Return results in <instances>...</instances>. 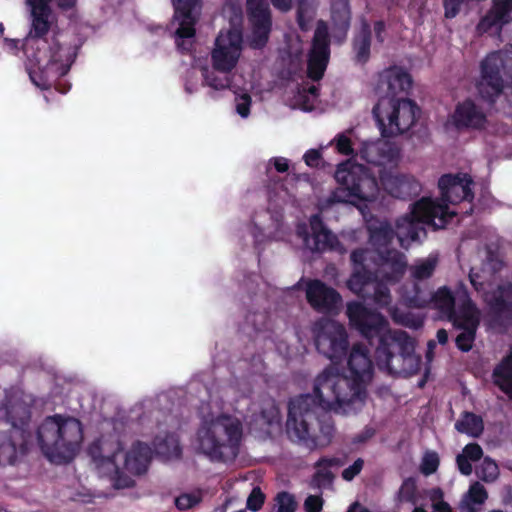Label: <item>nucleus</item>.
Here are the masks:
<instances>
[{"label":"nucleus","instance_id":"f257e3e1","mask_svg":"<svg viewBox=\"0 0 512 512\" xmlns=\"http://www.w3.org/2000/svg\"><path fill=\"white\" fill-rule=\"evenodd\" d=\"M350 376L328 365L316 378L313 393L290 400L286 430L289 438L310 450L327 447L334 437L335 426L329 412L347 414L356 400L366 397V384L372 379L373 361L369 350L360 343L349 352Z\"/></svg>","mask_w":512,"mask_h":512},{"label":"nucleus","instance_id":"f03ea898","mask_svg":"<svg viewBox=\"0 0 512 512\" xmlns=\"http://www.w3.org/2000/svg\"><path fill=\"white\" fill-rule=\"evenodd\" d=\"M369 241L378 252L381 267L373 272L369 267L371 251L367 248L354 249L350 254L352 273L347 287L364 300H371L378 308H387L394 321L399 322L397 308L392 307L390 285L399 283L407 270L404 253L388 246L396 237L390 223L380 222L369 228Z\"/></svg>","mask_w":512,"mask_h":512},{"label":"nucleus","instance_id":"7ed1b4c3","mask_svg":"<svg viewBox=\"0 0 512 512\" xmlns=\"http://www.w3.org/2000/svg\"><path fill=\"white\" fill-rule=\"evenodd\" d=\"M349 323L370 345L377 342L375 360L378 368L391 375L411 376L418 373L420 356L415 353V342L405 331L391 332L387 319L360 302H350L346 310Z\"/></svg>","mask_w":512,"mask_h":512},{"label":"nucleus","instance_id":"20e7f679","mask_svg":"<svg viewBox=\"0 0 512 512\" xmlns=\"http://www.w3.org/2000/svg\"><path fill=\"white\" fill-rule=\"evenodd\" d=\"M27 3L32 15V28L25 44L31 62L29 77L37 87L47 90L69 72L77 51L75 46L64 44L60 34L46 37L50 30V0H27Z\"/></svg>","mask_w":512,"mask_h":512},{"label":"nucleus","instance_id":"39448f33","mask_svg":"<svg viewBox=\"0 0 512 512\" xmlns=\"http://www.w3.org/2000/svg\"><path fill=\"white\" fill-rule=\"evenodd\" d=\"M37 439L49 461L68 463L74 459L83 441L82 424L74 417L48 416L37 429Z\"/></svg>","mask_w":512,"mask_h":512},{"label":"nucleus","instance_id":"423d86ee","mask_svg":"<svg viewBox=\"0 0 512 512\" xmlns=\"http://www.w3.org/2000/svg\"><path fill=\"white\" fill-rule=\"evenodd\" d=\"M242 436L241 420L223 413L202 422L197 431L198 448L211 461L231 462L239 454Z\"/></svg>","mask_w":512,"mask_h":512},{"label":"nucleus","instance_id":"0eeeda50","mask_svg":"<svg viewBox=\"0 0 512 512\" xmlns=\"http://www.w3.org/2000/svg\"><path fill=\"white\" fill-rule=\"evenodd\" d=\"M457 215L449 207L440 205L438 201L423 197L414 204L409 213L396 220V237L401 247L406 248L410 242L419 239L420 234L426 235L424 225L442 229Z\"/></svg>","mask_w":512,"mask_h":512},{"label":"nucleus","instance_id":"6e6552de","mask_svg":"<svg viewBox=\"0 0 512 512\" xmlns=\"http://www.w3.org/2000/svg\"><path fill=\"white\" fill-rule=\"evenodd\" d=\"M334 177L339 187L329 195V204H355L356 201H373L378 196V181L364 165L343 161L337 166Z\"/></svg>","mask_w":512,"mask_h":512},{"label":"nucleus","instance_id":"1a4fd4ad","mask_svg":"<svg viewBox=\"0 0 512 512\" xmlns=\"http://www.w3.org/2000/svg\"><path fill=\"white\" fill-rule=\"evenodd\" d=\"M420 109L408 98L391 101L385 106V100H378L372 113L384 138L407 132L416 122Z\"/></svg>","mask_w":512,"mask_h":512},{"label":"nucleus","instance_id":"9d476101","mask_svg":"<svg viewBox=\"0 0 512 512\" xmlns=\"http://www.w3.org/2000/svg\"><path fill=\"white\" fill-rule=\"evenodd\" d=\"M311 333L316 350L331 361L330 365L338 366L346 359L350 343L343 324L321 318L313 323Z\"/></svg>","mask_w":512,"mask_h":512},{"label":"nucleus","instance_id":"9b49d317","mask_svg":"<svg viewBox=\"0 0 512 512\" xmlns=\"http://www.w3.org/2000/svg\"><path fill=\"white\" fill-rule=\"evenodd\" d=\"M401 297L413 308H425L432 302L434 308L451 322L459 317V309H455L456 296L447 286L439 287L433 294H429L418 283H407L401 289Z\"/></svg>","mask_w":512,"mask_h":512},{"label":"nucleus","instance_id":"f8f14e48","mask_svg":"<svg viewBox=\"0 0 512 512\" xmlns=\"http://www.w3.org/2000/svg\"><path fill=\"white\" fill-rule=\"evenodd\" d=\"M456 296L460 301L459 317L452 321L454 327L461 329L455 339L456 347L462 352H469L474 344L476 332L480 324V310L470 297L467 286L459 282Z\"/></svg>","mask_w":512,"mask_h":512},{"label":"nucleus","instance_id":"ddd939ff","mask_svg":"<svg viewBox=\"0 0 512 512\" xmlns=\"http://www.w3.org/2000/svg\"><path fill=\"white\" fill-rule=\"evenodd\" d=\"M504 69L505 61L500 51L488 53L480 62V75L475 87L483 101L494 104L502 95L505 88Z\"/></svg>","mask_w":512,"mask_h":512},{"label":"nucleus","instance_id":"4468645a","mask_svg":"<svg viewBox=\"0 0 512 512\" xmlns=\"http://www.w3.org/2000/svg\"><path fill=\"white\" fill-rule=\"evenodd\" d=\"M175 12L174 19L179 27L175 31V43L182 53H189L193 49L192 38L195 37V25L198 21L201 0H172Z\"/></svg>","mask_w":512,"mask_h":512},{"label":"nucleus","instance_id":"2eb2a0df","mask_svg":"<svg viewBox=\"0 0 512 512\" xmlns=\"http://www.w3.org/2000/svg\"><path fill=\"white\" fill-rule=\"evenodd\" d=\"M242 33L230 29L220 33L215 40V47L211 52L212 67L217 72L229 74L237 65L240 57Z\"/></svg>","mask_w":512,"mask_h":512},{"label":"nucleus","instance_id":"dca6fc26","mask_svg":"<svg viewBox=\"0 0 512 512\" xmlns=\"http://www.w3.org/2000/svg\"><path fill=\"white\" fill-rule=\"evenodd\" d=\"M472 184L473 180L467 173H448L442 175L438 180L442 203H438L448 207V204L456 205L466 201L470 204L469 211H466V213L471 214L474 199V192L471 188Z\"/></svg>","mask_w":512,"mask_h":512},{"label":"nucleus","instance_id":"f3484780","mask_svg":"<svg viewBox=\"0 0 512 512\" xmlns=\"http://www.w3.org/2000/svg\"><path fill=\"white\" fill-rule=\"evenodd\" d=\"M412 86V78L408 72L398 66H391L378 74L375 92L379 100H385V106L391 101L399 100L396 96L407 93Z\"/></svg>","mask_w":512,"mask_h":512},{"label":"nucleus","instance_id":"a211bd4d","mask_svg":"<svg viewBox=\"0 0 512 512\" xmlns=\"http://www.w3.org/2000/svg\"><path fill=\"white\" fill-rule=\"evenodd\" d=\"M246 9L252 25V46L264 47L269 39L272 19L266 0H246Z\"/></svg>","mask_w":512,"mask_h":512},{"label":"nucleus","instance_id":"6ab92c4d","mask_svg":"<svg viewBox=\"0 0 512 512\" xmlns=\"http://www.w3.org/2000/svg\"><path fill=\"white\" fill-rule=\"evenodd\" d=\"M32 440L30 431L9 429L0 435V466L15 465L27 454Z\"/></svg>","mask_w":512,"mask_h":512},{"label":"nucleus","instance_id":"aec40b11","mask_svg":"<svg viewBox=\"0 0 512 512\" xmlns=\"http://www.w3.org/2000/svg\"><path fill=\"white\" fill-rule=\"evenodd\" d=\"M306 299L309 305L320 313L337 312L342 304L340 293L318 279L307 283Z\"/></svg>","mask_w":512,"mask_h":512},{"label":"nucleus","instance_id":"412c9836","mask_svg":"<svg viewBox=\"0 0 512 512\" xmlns=\"http://www.w3.org/2000/svg\"><path fill=\"white\" fill-rule=\"evenodd\" d=\"M451 121L457 130H482L487 124V116L473 100L465 99L456 105Z\"/></svg>","mask_w":512,"mask_h":512},{"label":"nucleus","instance_id":"4be33fe9","mask_svg":"<svg viewBox=\"0 0 512 512\" xmlns=\"http://www.w3.org/2000/svg\"><path fill=\"white\" fill-rule=\"evenodd\" d=\"M0 414L11 424L10 429L29 431L30 405L23 400L19 393L14 392L5 397L0 407Z\"/></svg>","mask_w":512,"mask_h":512},{"label":"nucleus","instance_id":"5701e85b","mask_svg":"<svg viewBox=\"0 0 512 512\" xmlns=\"http://www.w3.org/2000/svg\"><path fill=\"white\" fill-rule=\"evenodd\" d=\"M360 157L369 164L385 166L397 162L400 150L397 145L388 140L364 142L360 149Z\"/></svg>","mask_w":512,"mask_h":512},{"label":"nucleus","instance_id":"b1692460","mask_svg":"<svg viewBox=\"0 0 512 512\" xmlns=\"http://www.w3.org/2000/svg\"><path fill=\"white\" fill-rule=\"evenodd\" d=\"M380 182L389 195L402 200L411 199L421 191L420 183L409 175L381 172Z\"/></svg>","mask_w":512,"mask_h":512},{"label":"nucleus","instance_id":"393cba45","mask_svg":"<svg viewBox=\"0 0 512 512\" xmlns=\"http://www.w3.org/2000/svg\"><path fill=\"white\" fill-rule=\"evenodd\" d=\"M312 238L305 239L306 244L313 252L336 251L340 246L338 237L333 234L324 224L319 214L310 217Z\"/></svg>","mask_w":512,"mask_h":512},{"label":"nucleus","instance_id":"a878e982","mask_svg":"<svg viewBox=\"0 0 512 512\" xmlns=\"http://www.w3.org/2000/svg\"><path fill=\"white\" fill-rule=\"evenodd\" d=\"M272 5L281 12H288L292 8V0H270ZM316 0H297L296 22L301 31L311 29L317 11Z\"/></svg>","mask_w":512,"mask_h":512},{"label":"nucleus","instance_id":"bb28decb","mask_svg":"<svg viewBox=\"0 0 512 512\" xmlns=\"http://www.w3.org/2000/svg\"><path fill=\"white\" fill-rule=\"evenodd\" d=\"M512 12V0H493L491 9L481 18L477 25L480 33H487L493 27L509 23Z\"/></svg>","mask_w":512,"mask_h":512},{"label":"nucleus","instance_id":"cd10ccee","mask_svg":"<svg viewBox=\"0 0 512 512\" xmlns=\"http://www.w3.org/2000/svg\"><path fill=\"white\" fill-rule=\"evenodd\" d=\"M152 448L143 442L133 444L131 450L125 456V468L135 474L142 475L147 472L152 459Z\"/></svg>","mask_w":512,"mask_h":512},{"label":"nucleus","instance_id":"c85d7f7f","mask_svg":"<svg viewBox=\"0 0 512 512\" xmlns=\"http://www.w3.org/2000/svg\"><path fill=\"white\" fill-rule=\"evenodd\" d=\"M329 3L334 36L341 42L346 38L350 28V3L349 0H329Z\"/></svg>","mask_w":512,"mask_h":512},{"label":"nucleus","instance_id":"c756f323","mask_svg":"<svg viewBox=\"0 0 512 512\" xmlns=\"http://www.w3.org/2000/svg\"><path fill=\"white\" fill-rule=\"evenodd\" d=\"M153 446L155 453L163 459H178L181 457L182 449L175 433L155 436Z\"/></svg>","mask_w":512,"mask_h":512},{"label":"nucleus","instance_id":"7c9ffc66","mask_svg":"<svg viewBox=\"0 0 512 512\" xmlns=\"http://www.w3.org/2000/svg\"><path fill=\"white\" fill-rule=\"evenodd\" d=\"M352 46L356 62L360 64L367 63L371 48V27L368 22H362L360 31L353 39Z\"/></svg>","mask_w":512,"mask_h":512},{"label":"nucleus","instance_id":"2f4dec72","mask_svg":"<svg viewBox=\"0 0 512 512\" xmlns=\"http://www.w3.org/2000/svg\"><path fill=\"white\" fill-rule=\"evenodd\" d=\"M419 499L417 480L414 477L405 478L394 495L395 508L400 510L404 504L416 506Z\"/></svg>","mask_w":512,"mask_h":512},{"label":"nucleus","instance_id":"473e14b6","mask_svg":"<svg viewBox=\"0 0 512 512\" xmlns=\"http://www.w3.org/2000/svg\"><path fill=\"white\" fill-rule=\"evenodd\" d=\"M494 383L505 394H512V349L493 370Z\"/></svg>","mask_w":512,"mask_h":512},{"label":"nucleus","instance_id":"72a5a7b5","mask_svg":"<svg viewBox=\"0 0 512 512\" xmlns=\"http://www.w3.org/2000/svg\"><path fill=\"white\" fill-rule=\"evenodd\" d=\"M343 465V461L337 457H322L316 463L317 471L313 475V482L317 487H325L332 484L334 474L328 469L330 467H339Z\"/></svg>","mask_w":512,"mask_h":512},{"label":"nucleus","instance_id":"f704fd0d","mask_svg":"<svg viewBox=\"0 0 512 512\" xmlns=\"http://www.w3.org/2000/svg\"><path fill=\"white\" fill-rule=\"evenodd\" d=\"M309 54L330 58V36L328 25L324 20L317 22Z\"/></svg>","mask_w":512,"mask_h":512},{"label":"nucleus","instance_id":"c9c22d12","mask_svg":"<svg viewBox=\"0 0 512 512\" xmlns=\"http://www.w3.org/2000/svg\"><path fill=\"white\" fill-rule=\"evenodd\" d=\"M455 429L471 437H479L484 430L483 419L473 412L465 411L455 423Z\"/></svg>","mask_w":512,"mask_h":512},{"label":"nucleus","instance_id":"e433bc0d","mask_svg":"<svg viewBox=\"0 0 512 512\" xmlns=\"http://www.w3.org/2000/svg\"><path fill=\"white\" fill-rule=\"evenodd\" d=\"M488 498L485 487L478 481L470 485L469 490L461 501V509L466 512H477L475 505H482Z\"/></svg>","mask_w":512,"mask_h":512},{"label":"nucleus","instance_id":"4c0bfd02","mask_svg":"<svg viewBox=\"0 0 512 512\" xmlns=\"http://www.w3.org/2000/svg\"><path fill=\"white\" fill-rule=\"evenodd\" d=\"M437 264L438 257L433 255H429L426 259L417 261L410 267L411 276L414 280L412 283L431 278L436 270Z\"/></svg>","mask_w":512,"mask_h":512},{"label":"nucleus","instance_id":"58836bf2","mask_svg":"<svg viewBox=\"0 0 512 512\" xmlns=\"http://www.w3.org/2000/svg\"><path fill=\"white\" fill-rule=\"evenodd\" d=\"M329 57L313 55L308 53L307 76L312 81H319L323 78L329 63Z\"/></svg>","mask_w":512,"mask_h":512},{"label":"nucleus","instance_id":"ea45409f","mask_svg":"<svg viewBox=\"0 0 512 512\" xmlns=\"http://www.w3.org/2000/svg\"><path fill=\"white\" fill-rule=\"evenodd\" d=\"M202 74L205 84L215 90H223L229 88L232 82L229 74L217 72L214 69L213 71H210L208 68H204L202 70Z\"/></svg>","mask_w":512,"mask_h":512},{"label":"nucleus","instance_id":"a19ab883","mask_svg":"<svg viewBox=\"0 0 512 512\" xmlns=\"http://www.w3.org/2000/svg\"><path fill=\"white\" fill-rule=\"evenodd\" d=\"M274 501L277 512H296L298 507L295 496L287 491L278 492Z\"/></svg>","mask_w":512,"mask_h":512},{"label":"nucleus","instance_id":"79ce46f5","mask_svg":"<svg viewBox=\"0 0 512 512\" xmlns=\"http://www.w3.org/2000/svg\"><path fill=\"white\" fill-rule=\"evenodd\" d=\"M477 474L483 481L492 482L497 479L499 469L495 461L485 458Z\"/></svg>","mask_w":512,"mask_h":512},{"label":"nucleus","instance_id":"37998d69","mask_svg":"<svg viewBox=\"0 0 512 512\" xmlns=\"http://www.w3.org/2000/svg\"><path fill=\"white\" fill-rule=\"evenodd\" d=\"M439 463L440 460L436 452L426 453L422 458L420 471L422 474L429 476L437 471Z\"/></svg>","mask_w":512,"mask_h":512},{"label":"nucleus","instance_id":"c03bdc74","mask_svg":"<svg viewBox=\"0 0 512 512\" xmlns=\"http://www.w3.org/2000/svg\"><path fill=\"white\" fill-rule=\"evenodd\" d=\"M264 501V493L259 487H255L252 489L250 495L248 496L246 507L252 512H257L262 508Z\"/></svg>","mask_w":512,"mask_h":512},{"label":"nucleus","instance_id":"a18cd8bd","mask_svg":"<svg viewBox=\"0 0 512 512\" xmlns=\"http://www.w3.org/2000/svg\"><path fill=\"white\" fill-rule=\"evenodd\" d=\"M199 501L200 499L195 495L184 493L175 498V506L177 509L184 511L193 508Z\"/></svg>","mask_w":512,"mask_h":512},{"label":"nucleus","instance_id":"49530a36","mask_svg":"<svg viewBox=\"0 0 512 512\" xmlns=\"http://www.w3.org/2000/svg\"><path fill=\"white\" fill-rule=\"evenodd\" d=\"M443 492L440 488L433 489V494L431 499L433 500V509L436 512H452L451 506L449 503L444 501Z\"/></svg>","mask_w":512,"mask_h":512},{"label":"nucleus","instance_id":"de8ad7c7","mask_svg":"<svg viewBox=\"0 0 512 512\" xmlns=\"http://www.w3.org/2000/svg\"><path fill=\"white\" fill-rule=\"evenodd\" d=\"M336 149L337 151L345 156L354 155V149L352 147V141L349 137L344 134H339L336 138Z\"/></svg>","mask_w":512,"mask_h":512},{"label":"nucleus","instance_id":"09e8293b","mask_svg":"<svg viewBox=\"0 0 512 512\" xmlns=\"http://www.w3.org/2000/svg\"><path fill=\"white\" fill-rule=\"evenodd\" d=\"M363 466L364 460L362 458L356 459L352 465L342 471V478L345 481H352L358 474H360Z\"/></svg>","mask_w":512,"mask_h":512},{"label":"nucleus","instance_id":"8fccbe9b","mask_svg":"<svg viewBox=\"0 0 512 512\" xmlns=\"http://www.w3.org/2000/svg\"><path fill=\"white\" fill-rule=\"evenodd\" d=\"M324 500L320 495H309L304 501L305 512H321Z\"/></svg>","mask_w":512,"mask_h":512},{"label":"nucleus","instance_id":"3c124183","mask_svg":"<svg viewBox=\"0 0 512 512\" xmlns=\"http://www.w3.org/2000/svg\"><path fill=\"white\" fill-rule=\"evenodd\" d=\"M473 462L479 461L483 456V450L478 443H469L464 448L462 453Z\"/></svg>","mask_w":512,"mask_h":512},{"label":"nucleus","instance_id":"603ef678","mask_svg":"<svg viewBox=\"0 0 512 512\" xmlns=\"http://www.w3.org/2000/svg\"><path fill=\"white\" fill-rule=\"evenodd\" d=\"M250 106H251V97L249 94H243L240 98V101L236 105L237 113L246 118L250 114Z\"/></svg>","mask_w":512,"mask_h":512},{"label":"nucleus","instance_id":"864d4df0","mask_svg":"<svg viewBox=\"0 0 512 512\" xmlns=\"http://www.w3.org/2000/svg\"><path fill=\"white\" fill-rule=\"evenodd\" d=\"M456 464L461 474L468 476L472 473V464L471 460L468 459L465 455L459 454L456 457Z\"/></svg>","mask_w":512,"mask_h":512},{"label":"nucleus","instance_id":"5fc2aeb1","mask_svg":"<svg viewBox=\"0 0 512 512\" xmlns=\"http://www.w3.org/2000/svg\"><path fill=\"white\" fill-rule=\"evenodd\" d=\"M305 163L309 167H318L321 160V153L317 149L308 150L303 157Z\"/></svg>","mask_w":512,"mask_h":512},{"label":"nucleus","instance_id":"6e6d98bb","mask_svg":"<svg viewBox=\"0 0 512 512\" xmlns=\"http://www.w3.org/2000/svg\"><path fill=\"white\" fill-rule=\"evenodd\" d=\"M386 29L385 22L383 20H378L374 23V33L375 37L378 42L383 43L384 42V32Z\"/></svg>","mask_w":512,"mask_h":512},{"label":"nucleus","instance_id":"4d7b16f0","mask_svg":"<svg viewBox=\"0 0 512 512\" xmlns=\"http://www.w3.org/2000/svg\"><path fill=\"white\" fill-rule=\"evenodd\" d=\"M95 450L100 451V447H99L97 444H93V445L90 447V449H89V451H90V453H91L92 457H93L95 460H101V461L106 460V461H107V462H109V463H114V461H115V453H113L112 455H109V456H107V457H104V456H102V455H100V454H99V455H97V454L95 453Z\"/></svg>","mask_w":512,"mask_h":512},{"label":"nucleus","instance_id":"13d9d810","mask_svg":"<svg viewBox=\"0 0 512 512\" xmlns=\"http://www.w3.org/2000/svg\"><path fill=\"white\" fill-rule=\"evenodd\" d=\"M274 167L277 172L284 173L289 169L288 160L283 157H276L273 159Z\"/></svg>","mask_w":512,"mask_h":512},{"label":"nucleus","instance_id":"bf43d9fd","mask_svg":"<svg viewBox=\"0 0 512 512\" xmlns=\"http://www.w3.org/2000/svg\"><path fill=\"white\" fill-rule=\"evenodd\" d=\"M77 0H57V5L61 10H70L76 5Z\"/></svg>","mask_w":512,"mask_h":512},{"label":"nucleus","instance_id":"052dcab7","mask_svg":"<svg viewBox=\"0 0 512 512\" xmlns=\"http://www.w3.org/2000/svg\"><path fill=\"white\" fill-rule=\"evenodd\" d=\"M374 434V431L371 429H367L365 432L357 435L354 439V442L356 443H363L367 441L369 438H371Z\"/></svg>","mask_w":512,"mask_h":512},{"label":"nucleus","instance_id":"680f3d73","mask_svg":"<svg viewBox=\"0 0 512 512\" xmlns=\"http://www.w3.org/2000/svg\"><path fill=\"white\" fill-rule=\"evenodd\" d=\"M436 338L439 344L445 345L448 342V332L444 328H441L437 331Z\"/></svg>","mask_w":512,"mask_h":512},{"label":"nucleus","instance_id":"e2e57ef3","mask_svg":"<svg viewBox=\"0 0 512 512\" xmlns=\"http://www.w3.org/2000/svg\"><path fill=\"white\" fill-rule=\"evenodd\" d=\"M347 512H371L368 508L361 506L358 502L353 503Z\"/></svg>","mask_w":512,"mask_h":512},{"label":"nucleus","instance_id":"0e129e2a","mask_svg":"<svg viewBox=\"0 0 512 512\" xmlns=\"http://www.w3.org/2000/svg\"><path fill=\"white\" fill-rule=\"evenodd\" d=\"M412 512H427L423 507L415 506Z\"/></svg>","mask_w":512,"mask_h":512},{"label":"nucleus","instance_id":"69168bd1","mask_svg":"<svg viewBox=\"0 0 512 512\" xmlns=\"http://www.w3.org/2000/svg\"><path fill=\"white\" fill-rule=\"evenodd\" d=\"M69 88H70V86H67V87L65 86V87H63V88L56 87V89H57L59 92L63 93V94H64V93H66V92L68 91V89H69Z\"/></svg>","mask_w":512,"mask_h":512},{"label":"nucleus","instance_id":"338daca9","mask_svg":"<svg viewBox=\"0 0 512 512\" xmlns=\"http://www.w3.org/2000/svg\"><path fill=\"white\" fill-rule=\"evenodd\" d=\"M317 91H318V89H317L315 86H312V87H310V89H309V92H310L311 94H316V93H317Z\"/></svg>","mask_w":512,"mask_h":512},{"label":"nucleus","instance_id":"774afa93","mask_svg":"<svg viewBox=\"0 0 512 512\" xmlns=\"http://www.w3.org/2000/svg\"><path fill=\"white\" fill-rule=\"evenodd\" d=\"M425 382H426V380H425V379H422L421 381H419L418 386H419V387H423V386L425 385Z\"/></svg>","mask_w":512,"mask_h":512}]
</instances>
